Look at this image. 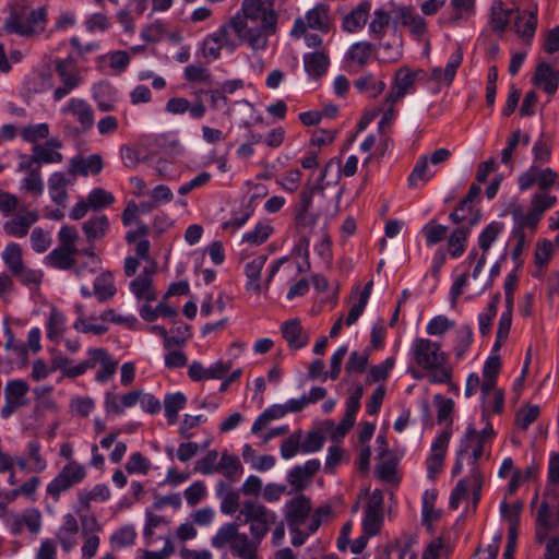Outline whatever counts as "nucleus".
<instances>
[{"label": "nucleus", "mask_w": 559, "mask_h": 559, "mask_svg": "<svg viewBox=\"0 0 559 559\" xmlns=\"http://www.w3.org/2000/svg\"><path fill=\"white\" fill-rule=\"evenodd\" d=\"M518 183L521 191H527L534 185H537L539 191L547 192L554 186L559 187V175L551 168H540L537 165H532L519 176Z\"/></svg>", "instance_id": "9"}, {"label": "nucleus", "mask_w": 559, "mask_h": 559, "mask_svg": "<svg viewBox=\"0 0 559 559\" xmlns=\"http://www.w3.org/2000/svg\"><path fill=\"white\" fill-rule=\"evenodd\" d=\"M241 463L238 456L229 454L227 451L222 453L221 460L217 463L216 472L223 474L226 478L235 480L241 472Z\"/></svg>", "instance_id": "40"}, {"label": "nucleus", "mask_w": 559, "mask_h": 559, "mask_svg": "<svg viewBox=\"0 0 559 559\" xmlns=\"http://www.w3.org/2000/svg\"><path fill=\"white\" fill-rule=\"evenodd\" d=\"M237 520L249 526L250 536L240 533L237 523H226L212 537V546L217 549L228 546L233 556L239 559H258L259 546L271 525L276 523V513L257 500H246Z\"/></svg>", "instance_id": "1"}, {"label": "nucleus", "mask_w": 559, "mask_h": 559, "mask_svg": "<svg viewBox=\"0 0 559 559\" xmlns=\"http://www.w3.org/2000/svg\"><path fill=\"white\" fill-rule=\"evenodd\" d=\"M537 26V17L533 12L523 13L522 15H518L514 22L515 33L525 39V43L528 44L532 37L535 34Z\"/></svg>", "instance_id": "37"}, {"label": "nucleus", "mask_w": 559, "mask_h": 559, "mask_svg": "<svg viewBox=\"0 0 559 559\" xmlns=\"http://www.w3.org/2000/svg\"><path fill=\"white\" fill-rule=\"evenodd\" d=\"M393 23L392 15L383 8L376 9L371 15L369 23V33L373 39L381 40L386 34L388 28Z\"/></svg>", "instance_id": "30"}, {"label": "nucleus", "mask_w": 559, "mask_h": 559, "mask_svg": "<svg viewBox=\"0 0 559 559\" xmlns=\"http://www.w3.org/2000/svg\"><path fill=\"white\" fill-rule=\"evenodd\" d=\"M431 177L432 175H429L428 173V157L424 155L416 162L407 178V182L411 188H415L418 180L428 181Z\"/></svg>", "instance_id": "58"}, {"label": "nucleus", "mask_w": 559, "mask_h": 559, "mask_svg": "<svg viewBox=\"0 0 559 559\" xmlns=\"http://www.w3.org/2000/svg\"><path fill=\"white\" fill-rule=\"evenodd\" d=\"M282 334L290 349L297 350L309 342L308 334L304 331L299 319H292L283 323Z\"/></svg>", "instance_id": "27"}, {"label": "nucleus", "mask_w": 559, "mask_h": 559, "mask_svg": "<svg viewBox=\"0 0 559 559\" xmlns=\"http://www.w3.org/2000/svg\"><path fill=\"white\" fill-rule=\"evenodd\" d=\"M369 356V349H365L361 353L356 350L352 352L345 365V371L347 374L364 373L368 366Z\"/></svg>", "instance_id": "51"}, {"label": "nucleus", "mask_w": 559, "mask_h": 559, "mask_svg": "<svg viewBox=\"0 0 559 559\" xmlns=\"http://www.w3.org/2000/svg\"><path fill=\"white\" fill-rule=\"evenodd\" d=\"M473 342V331L469 325H463L456 331V345L454 346V354L461 358L469 348Z\"/></svg>", "instance_id": "60"}, {"label": "nucleus", "mask_w": 559, "mask_h": 559, "mask_svg": "<svg viewBox=\"0 0 559 559\" xmlns=\"http://www.w3.org/2000/svg\"><path fill=\"white\" fill-rule=\"evenodd\" d=\"M130 288L138 299H144L150 302L157 298L152 287V280L147 277H136L130 283Z\"/></svg>", "instance_id": "48"}, {"label": "nucleus", "mask_w": 559, "mask_h": 559, "mask_svg": "<svg viewBox=\"0 0 559 559\" xmlns=\"http://www.w3.org/2000/svg\"><path fill=\"white\" fill-rule=\"evenodd\" d=\"M78 252L68 248L57 247L46 257V262L58 270H69L75 264Z\"/></svg>", "instance_id": "35"}, {"label": "nucleus", "mask_w": 559, "mask_h": 559, "mask_svg": "<svg viewBox=\"0 0 559 559\" xmlns=\"http://www.w3.org/2000/svg\"><path fill=\"white\" fill-rule=\"evenodd\" d=\"M423 74V70L412 71L406 67L400 68L395 72L393 85L385 97V103H388L390 107L380 122V128L388 120V116L393 115L394 104L402 99L407 93L414 90L416 80L418 79V76Z\"/></svg>", "instance_id": "7"}, {"label": "nucleus", "mask_w": 559, "mask_h": 559, "mask_svg": "<svg viewBox=\"0 0 559 559\" xmlns=\"http://www.w3.org/2000/svg\"><path fill=\"white\" fill-rule=\"evenodd\" d=\"M22 247L16 242H9L2 253L1 258L8 270L13 273L15 270L21 267L23 263L22 259Z\"/></svg>", "instance_id": "44"}, {"label": "nucleus", "mask_w": 559, "mask_h": 559, "mask_svg": "<svg viewBox=\"0 0 559 559\" xmlns=\"http://www.w3.org/2000/svg\"><path fill=\"white\" fill-rule=\"evenodd\" d=\"M512 216L515 223L514 229H521L522 231H524L525 228L535 230L542 219V216L531 207L527 213H523L521 209H516L512 212Z\"/></svg>", "instance_id": "45"}, {"label": "nucleus", "mask_w": 559, "mask_h": 559, "mask_svg": "<svg viewBox=\"0 0 559 559\" xmlns=\"http://www.w3.org/2000/svg\"><path fill=\"white\" fill-rule=\"evenodd\" d=\"M332 21L330 16V8L324 3H319L309 10L305 16L297 17L290 29V36L299 38L307 33V29H316L322 33H329Z\"/></svg>", "instance_id": "5"}, {"label": "nucleus", "mask_w": 559, "mask_h": 559, "mask_svg": "<svg viewBox=\"0 0 559 559\" xmlns=\"http://www.w3.org/2000/svg\"><path fill=\"white\" fill-rule=\"evenodd\" d=\"M311 509V501L305 495H298L290 499L285 506V519L289 530L304 525L310 516Z\"/></svg>", "instance_id": "13"}, {"label": "nucleus", "mask_w": 559, "mask_h": 559, "mask_svg": "<svg viewBox=\"0 0 559 559\" xmlns=\"http://www.w3.org/2000/svg\"><path fill=\"white\" fill-rule=\"evenodd\" d=\"M79 531L80 525L75 516L71 513H67L63 516L62 524L56 534V537L63 551L69 552L75 547Z\"/></svg>", "instance_id": "21"}, {"label": "nucleus", "mask_w": 559, "mask_h": 559, "mask_svg": "<svg viewBox=\"0 0 559 559\" xmlns=\"http://www.w3.org/2000/svg\"><path fill=\"white\" fill-rule=\"evenodd\" d=\"M79 239V231L72 225H63L58 233L59 247L68 248L79 252L76 248V240Z\"/></svg>", "instance_id": "64"}, {"label": "nucleus", "mask_w": 559, "mask_h": 559, "mask_svg": "<svg viewBox=\"0 0 559 559\" xmlns=\"http://www.w3.org/2000/svg\"><path fill=\"white\" fill-rule=\"evenodd\" d=\"M29 386L24 380H11L5 384V403L1 408V416L9 418L17 408L27 404L26 394Z\"/></svg>", "instance_id": "11"}, {"label": "nucleus", "mask_w": 559, "mask_h": 559, "mask_svg": "<svg viewBox=\"0 0 559 559\" xmlns=\"http://www.w3.org/2000/svg\"><path fill=\"white\" fill-rule=\"evenodd\" d=\"M383 496L380 490H374L368 501L364 519V533L367 536H373L379 533L383 519L382 513Z\"/></svg>", "instance_id": "16"}, {"label": "nucleus", "mask_w": 559, "mask_h": 559, "mask_svg": "<svg viewBox=\"0 0 559 559\" xmlns=\"http://www.w3.org/2000/svg\"><path fill=\"white\" fill-rule=\"evenodd\" d=\"M110 223L106 215L91 216L82 224V230L88 245L102 240L109 229Z\"/></svg>", "instance_id": "26"}, {"label": "nucleus", "mask_w": 559, "mask_h": 559, "mask_svg": "<svg viewBox=\"0 0 559 559\" xmlns=\"http://www.w3.org/2000/svg\"><path fill=\"white\" fill-rule=\"evenodd\" d=\"M63 114L74 116L80 124L76 128L78 133L88 131L94 124V111L88 103L81 98H72L67 106L62 109Z\"/></svg>", "instance_id": "17"}, {"label": "nucleus", "mask_w": 559, "mask_h": 559, "mask_svg": "<svg viewBox=\"0 0 559 559\" xmlns=\"http://www.w3.org/2000/svg\"><path fill=\"white\" fill-rule=\"evenodd\" d=\"M304 67L308 75L314 80L322 78L330 67V56L325 49H318L304 55Z\"/></svg>", "instance_id": "23"}, {"label": "nucleus", "mask_w": 559, "mask_h": 559, "mask_svg": "<svg viewBox=\"0 0 559 559\" xmlns=\"http://www.w3.org/2000/svg\"><path fill=\"white\" fill-rule=\"evenodd\" d=\"M302 430L297 429L288 438L283 440L280 452L283 459L289 460L298 453H302L301 448Z\"/></svg>", "instance_id": "46"}, {"label": "nucleus", "mask_w": 559, "mask_h": 559, "mask_svg": "<svg viewBox=\"0 0 559 559\" xmlns=\"http://www.w3.org/2000/svg\"><path fill=\"white\" fill-rule=\"evenodd\" d=\"M99 362L100 370L97 371L95 376V380L97 382H106L110 380L117 371L118 360L114 359L112 356L105 349L102 348V353H99Z\"/></svg>", "instance_id": "42"}, {"label": "nucleus", "mask_w": 559, "mask_h": 559, "mask_svg": "<svg viewBox=\"0 0 559 559\" xmlns=\"http://www.w3.org/2000/svg\"><path fill=\"white\" fill-rule=\"evenodd\" d=\"M71 185V181L67 178L66 174L63 173H53L49 180H48V187H49V193L51 197V200L62 207L66 206L67 200H68V192L67 187Z\"/></svg>", "instance_id": "29"}, {"label": "nucleus", "mask_w": 559, "mask_h": 559, "mask_svg": "<svg viewBox=\"0 0 559 559\" xmlns=\"http://www.w3.org/2000/svg\"><path fill=\"white\" fill-rule=\"evenodd\" d=\"M99 353H102V348H91L87 352V359L82 362L73 366L71 369L67 371V378H76L83 373H85L88 369L95 368L99 362Z\"/></svg>", "instance_id": "49"}, {"label": "nucleus", "mask_w": 559, "mask_h": 559, "mask_svg": "<svg viewBox=\"0 0 559 559\" xmlns=\"http://www.w3.org/2000/svg\"><path fill=\"white\" fill-rule=\"evenodd\" d=\"M500 301L499 294H496L488 304L487 311L478 318L479 331L483 335H487L491 330V322L497 314L498 304Z\"/></svg>", "instance_id": "56"}, {"label": "nucleus", "mask_w": 559, "mask_h": 559, "mask_svg": "<svg viewBox=\"0 0 559 559\" xmlns=\"http://www.w3.org/2000/svg\"><path fill=\"white\" fill-rule=\"evenodd\" d=\"M370 11L371 2L369 0H362L343 17V29L347 33H357L362 29L370 17Z\"/></svg>", "instance_id": "19"}, {"label": "nucleus", "mask_w": 559, "mask_h": 559, "mask_svg": "<svg viewBox=\"0 0 559 559\" xmlns=\"http://www.w3.org/2000/svg\"><path fill=\"white\" fill-rule=\"evenodd\" d=\"M372 53V46L370 43L360 41L354 44L349 51L348 57L352 61L357 62L359 66H365Z\"/></svg>", "instance_id": "63"}, {"label": "nucleus", "mask_w": 559, "mask_h": 559, "mask_svg": "<svg viewBox=\"0 0 559 559\" xmlns=\"http://www.w3.org/2000/svg\"><path fill=\"white\" fill-rule=\"evenodd\" d=\"M151 461L146 456L141 452H135L130 456L124 468L129 474L146 475L151 469Z\"/></svg>", "instance_id": "55"}, {"label": "nucleus", "mask_w": 559, "mask_h": 559, "mask_svg": "<svg viewBox=\"0 0 559 559\" xmlns=\"http://www.w3.org/2000/svg\"><path fill=\"white\" fill-rule=\"evenodd\" d=\"M540 409L536 405L521 408L515 414V425L522 430H526L539 416Z\"/></svg>", "instance_id": "61"}, {"label": "nucleus", "mask_w": 559, "mask_h": 559, "mask_svg": "<svg viewBox=\"0 0 559 559\" xmlns=\"http://www.w3.org/2000/svg\"><path fill=\"white\" fill-rule=\"evenodd\" d=\"M273 228L266 224H258L255 228L243 235L242 241L253 246H260L267 240Z\"/></svg>", "instance_id": "62"}, {"label": "nucleus", "mask_w": 559, "mask_h": 559, "mask_svg": "<svg viewBox=\"0 0 559 559\" xmlns=\"http://www.w3.org/2000/svg\"><path fill=\"white\" fill-rule=\"evenodd\" d=\"M284 405L275 404L259 415L251 427V432L257 435L264 429L271 420L280 419L286 415Z\"/></svg>", "instance_id": "41"}, {"label": "nucleus", "mask_w": 559, "mask_h": 559, "mask_svg": "<svg viewBox=\"0 0 559 559\" xmlns=\"http://www.w3.org/2000/svg\"><path fill=\"white\" fill-rule=\"evenodd\" d=\"M395 17L400 20L403 26L408 27L409 32L414 36H423L427 31L426 21L415 13L411 7H397L393 10Z\"/></svg>", "instance_id": "25"}, {"label": "nucleus", "mask_w": 559, "mask_h": 559, "mask_svg": "<svg viewBox=\"0 0 559 559\" xmlns=\"http://www.w3.org/2000/svg\"><path fill=\"white\" fill-rule=\"evenodd\" d=\"M61 146V142L58 139L48 140L44 145L36 144L33 147V153L39 163L53 164L62 162V154L57 152L55 148Z\"/></svg>", "instance_id": "32"}, {"label": "nucleus", "mask_w": 559, "mask_h": 559, "mask_svg": "<svg viewBox=\"0 0 559 559\" xmlns=\"http://www.w3.org/2000/svg\"><path fill=\"white\" fill-rule=\"evenodd\" d=\"M502 230V224L498 222L490 223L479 235L478 243L483 253H487L491 243L497 239Z\"/></svg>", "instance_id": "59"}, {"label": "nucleus", "mask_w": 559, "mask_h": 559, "mask_svg": "<svg viewBox=\"0 0 559 559\" xmlns=\"http://www.w3.org/2000/svg\"><path fill=\"white\" fill-rule=\"evenodd\" d=\"M354 86L370 97H378L385 88V82L382 78H377L372 73H366L354 82Z\"/></svg>", "instance_id": "34"}, {"label": "nucleus", "mask_w": 559, "mask_h": 559, "mask_svg": "<svg viewBox=\"0 0 559 559\" xmlns=\"http://www.w3.org/2000/svg\"><path fill=\"white\" fill-rule=\"evenodd\" d=\"M41 444L38 439L31 440L26 445L29 469L33 472H43L47 466L46 459L40 454Z\"/></svg>", "instance_id": "47"}, {"label": "nucleus", "mask_w": 559, "mask_h": 559, "mask_svg": "<svg viewBox=\"0 0 559 559\" xmlns=\"http://www.w3.org/2000/svg\"><path fill=\"white\" fill-rule=\"evenodd\" d=\"M103 169V158L99 154H92L87 157L76 155L70 159L69 174L73 177L81 175L83 177L97 175Z\"/></svg>", "instance_id": "20"}, {"label": "nucleus", "mask_w": 559, "mask_h": 559, "mask_svg": "<svg viewBox=\"0 0 559 559\" xmlns=\"http://www.w3.org/2000/svg\"><path fill=\"white\" fill-rule=\"evenodd\" d=\"M86 473L84 467L75 461H71L62 467L60 473L47 485V493L58 501L60 493L81 483Z\"/></svg>", "instance_id": "8"}, {"label": "nucleus", "mask_w": 559, "mask_h": 559, "mask_svg": "<svg viewBox=\"0 0 559 559\" xmlns=\"http://www.w3.org/2000/svg\"><path fill=\"white\" fill-rule=\"evenodd\" d=\"M556 202L557 198L555 195H551L548 192L539 191L533 194L530 202V207L543 217L544 213L551 209Z\"/></svg>", "instance_id": "53"}, {"label": "nucleus", "mask_w": 559, "mask_h": 559, "mask_svg": "<svg viewBox=\"0 0 559 559\" xmlns=\"http://www.w3.org/2000/svg\"><path fill=\"white\" fill-rule=\"evenodd\" d=\"M185 79L188 82L210 84L212 82V74L202 64H189L185 68Z\"/></svg>", "instance_id": "57"}, {"label": "nucleus", "mask_w": 559, "mask_h": 559, "mask_svg": "<svg viewBox=\"0 0 559 559\" xmlns=\"http://www.w3.org/2000/svg\"><path fill=\"white\" fill-rule=\"evenodd\" d=\"M393 34L391 41L378 40L379 55L384 62H394L402 57L403 40L401 35L396 33L395 25L392 27Z\"/></svg>", "instance_id": "31"}, {"label": "nucleus", "mask_w": 559, "mask_h": 559, "mask_svg": "<svg viewBox=\"0 0 559 559\" xmlns=\"http://www.w3.org/2000/svg\"><path fill=\"white\" fill-rule=\"evenodd\" d=\"M333 164H335L336 166H340L341 165V160L338 158L330 159L328 162V164L324 166L320 177L318 178L317 183L311 186V187L306 185V187L301 191V193H300V202H299V205H298V209H297V214H296V218H297L298 222H300V223L306 222L307 214H308L309 209L311 207V204H312V197H313V194L316 192H323V190L325 188L324 185H323V180L326 177L329 168Z\"/></svg>", "instance_id": "14"}, {"label": "nucleus", "mask_w": 559, "mask_h": 559, "mask_svg": "<svg viewBox=\"0 0 559 559\" xmlns=\"http://www.w3.org/2000/svg\"><path fill=\"white\" fill-rule=\"evenodd\" d=\"M411 355L418 367L430 372L428 379L431 383H450L452 368L448 365L447 354L441 350L439 343L417 337L412 344Z\"/></svg>", "instance_id": "3"}, {"label": "nucleus", "mask_w": 559, "mask_h": 559, "mask_svg": "<svg viewBox=\"0 0 559 559\" xmlns=\"http://www.w3.org/2000/svg\"><path fill=\"white\" fill-rule=\"evenodd\" d=\"M39 219L37 211L23 209L17 214L3 223V231L9 237L24 238L28 235L31 227Z\"/></svg>", "instance_id": "12"}, {"label": "nucleus", "mask_w": 559, "mask_h": 559, "mask_svg": "<svg viewBox=\"0 0 559 559\" xmlns=\"http://www.w3.org/2000/svg\"><path fill=\"white\" fill-rule=\"evenodd\" d=\"M423 234L426 238L427 245L432 246L441 242L447 238L448 227L431 221L424 226Z\"/></svg>", "instance_id": "54"}, {"label": "nucleus", "mask_w": 559, "mask_h": 559, "mask_svg": "<svg viewBox=\"0 0 559 559\" xmlns=\"http://www.w3.org/2000/svg\"><path fill=\"white\" fill-rule=\"evenodd\" d=\"M483 486V475L477 467H473L471 474L459 480L450 497V508L456 510L462 500L466 499L468 489L471 488L476 503L480 497Z\"/></svg>", "instance_id": "10"}, {"label": "nucleus", "mask_w": 559, "mask_h": 559, "mask_svg": "<svg viewBox=\"0 0 559 559\" xmlns=\"http://www.w3.org/2000/svg\"><path fill=\"white\" fill-rule=\"evenodd\" d=\"M55 71L61 85L55 90L53 99L59 102L81 85L82 76L72 57L57 59L55 61Z\"/></svg>", "instance_id": "6"}, {"label": "nucleus", "mask_w": 559, "mask_h": 559, "mask_svg": "<svg viewBox=\"0 0 559 559\" xmlns=\"http://www.w3.org/2000/svg\"><path fill=\"white\" fill-rule=\"evenodd\" d=\"M278 13L273 0H243L240 11L230 19L239 41L252 51H263L277 32Z\"/></svg>", "instance_id": "2"}, {"label": "nucleus", "mask_w": 559, "mask_h": 559, "mask_svg": "<svg viewBox=\"0 0 559 559\" xmlns=\"http://www.w3.org/2000/svg\"><path fill=\"white\" fill-rule=\"evenodd\" d=\"M267 261L266 254H261L253 258L249 261L245 266V274L248 278L246 283V289L248 292H252L255 295H260L262 293V284H261V272Z\"/></svg>", "instance_id": "28"}, {"label": "nucleus", "mask_w": 559, "mask_h": 559, "mask_svg": "<svg viewBox=\"0 0 559 559\" xmlns=\"http://www.w3.org/2000/svg\"><path fill=\"white\" fill-rule=\"evenodd\" d=\"M47 23L46 7L27 11L24 7H13L3 23V29L8 34H16L22 37H36L45 31Z\"/></svg>", "instance_id": "4"}, {"label": "nucleus", "mask_w": 559, "mask_h": 559, "mask_svg": "<svg viewBox=\"0 0 559 559\" xmlns=\"http://www.w3.org/2000/svg\"><path fill=\"white\" fill-rule=\"evenodd\" d=\"M41 525V515L37 509H27L21 516L15 518L13 522V532L19 533L23 526H26L29 532L37 533Z\"/></svg>", "instance_id": "39"}, {"label": "nucleus", "mask_w": 559, "mask_h": 559, "mask_svg": "<svg viewBox=\"0 0 559 559\" xmlns=\"http://www.w3.org/2000/svg\"><path fill=\"white\" fill-rule=\"evenodd\" d=\"M533 83L543 88L548 95H554L559 85V72L546 62H540L535 69Z\"/></svg>", "instance_id": "22"}, {"label": "nucleus", "mask_w": 559, "mask_h": 559, "mask_svg": "<svg viewBox=\"0 0 559 559\" xmlns=\"http://www.w3.org/2000/svg\"><path fill=\"white\" fill-rule=\"evenodd\" d=\"M463 61V53L461 49H456L448 60L444 69L438 67L433 68L430 74V80L450 86L455 78L456 71Z\"/></svg>", "instance_id": "24"}, {"label": "nucleus", "mask_w": 559, "mask_h": 559, "mask_svg": "<svg viewBox=\"0 0 559 559\" xmlns=\"http://www.w3.org/2000/svg\"><path fill=\"white\" fill-rule=\"evenodd\" d=\"M86 200L92 210L98 211L111 205L115 202V197L103 188H96L88 193Z\"/></svg>", "instance_id": "52"}, {"label": "nucleus", "mask_w": 559, "mask_h": 559, "mask_svg": "<svg viewBox=\"0 0 559 559\" xmlns=\"http://www.w3.org/2000/svg\"><path fill=\"white\" fill-rule=\"evenodd\" d=\"M66 317L56 308L50 310L47 323V336L50 341H58L64 332Z\"/></svg>", "instance_id": "50"}, {"label": "nucleus", "mask_w": 559, "mask_h": 559, "mask_svg": "<svg viewBox=\"0 0 559 559\" xmlns=\"http://www.w3.org/2000/svg\"><path fill=\"white\" fill-rule=\"evenodd\" d=\"M469 234L468 227L455 228L448 239L449 252L452 258H459L465 251V242Z\"/></svg>", "instance_id": "43"}, {"label": "nucleus", "mask_w": 559, "mask_h": 559, "mask_svg": "<svg viewBox=\"0 0 559 559\" xmlns=\"http://www.w3.org/2000/svg\"><path fill=\"white\" fill-rule=\"evenodd\" d=\"M117 289L114 284L112 274L104 272L94 281V294L99 301H106L112 298Z\"/></svg>", "instance_id": "38"}, {"label": "nucleus", "mask_w": 559, "mask_h": 559, "mask_svg": "<svg viewBox=\"0 0 559 559\" xmlns=\"http://www.w3.org/2000/svg\"><path fill=\"white\" fill-rule=\"evenodd\" d=\"M513 10L506 9L501 0H495L490 8V26L493 32L503 33L511 20Z\"/></svg>", "instance_id": "33"}, {"label": "nucleus", "mask_w": 559, "mask_h": 559, "mask_svg": "<svg viewBox=\"0 0 559 559\" xmlns=\"http://www.w3.org/2000/svg\"><path fill=\"white\" fill-rule=\"evenodd\" d=\"M320 461L312 459L302 465H296L292 468L287 474V481L292 486V490L288 493L306 489L320 469Z\"/></svg>", "instance_id": "15"}, {"label": "nucleus", "mask_w": 559, "mask_h": 559, "mask_svg": "<svg viewBox=\"0 0 559 559\" xmlns=\"http://www.w3.org/2000/svg\"><path fill=\"white\" fill-rule=\"evenodd\" d=\"M187 403V397L181 392L167 394L164 399V408L167 423L175 425L178 420V413Z\"/></svg>", "instance_id": "36"}, {"label": "nucleus", "mask_w": 559, "mask_h": 559, "mask_svg": "<svg viewBox=\"0 0 559 559\" xmlns=\"http://www.w3.org/2000/svg\"><path fill=\"white\" fill-rule=\"evenodd\" d=\"M233 362L218 360L210 368L203 367L200 361H193L188 369V374L193 381L210 379H223L231 369Z\"/></svg>", "instance_id": "18"}]
</instances>
